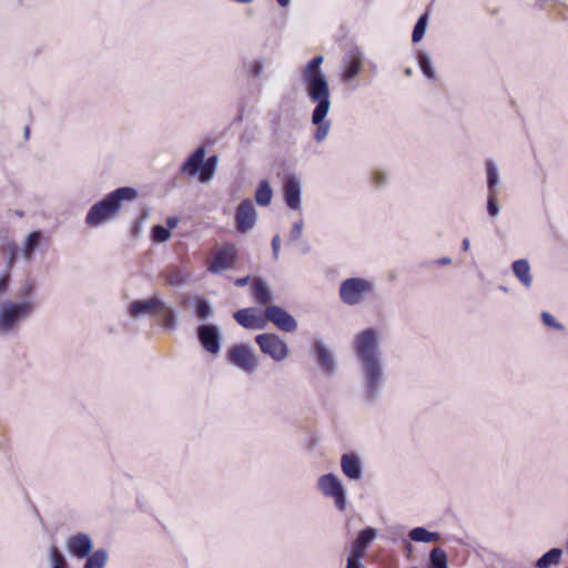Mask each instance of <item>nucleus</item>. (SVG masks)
Listing matches in <instances>:
<instances>
[{
  "instance_id": "1a4fd4ad",
  "label": "nucleus",
  "mask_w": 568,
  "mask_h": 568,
  "mask_svg": "<svg viewBox=\"0 0 568 568\" xmlns=\"http://www.w3.org/2000/svg\"><path fill=\"white\" fill-rule=\"evenodd\" d=\"M227 357L232 364L246 373L254 372L258 366L256 356L248 345H235L229 352Z\"/></svg>"
},
{
  "instance_id": "5701e85b",
  "label": "nucleus",
  "mask_w": 568,
  "mask_h": 568,
  "mask_svg": "<svg viewBox=\"0 0 568 568\" xmlns=\"http://www.w3.org/2000/svg\"><path fill=\"white\" fill-rule=\"evenodd\" d=\"M163 277L170 286L181 287L187 283L190 273L183 268L171 265L163 272Z\"/></svg>"
},
{
  "instance_id": "8fccbe9b",
  "label": "nucleus",
  "mask_w": 568,
  "mask_h": 568,
  "mask_svg": "<svg viewBox=\"0 0 568 568\" xmlns=\"http://www.w3.org/2000/svg\"><path fill=\"white\" fill-rule=\"evenodd\" d=\"M248 281L250 276L241 277L235 281V285L242 287L245 286L248 283Z\"/></svg>"
},
{
  "instance_id": "13d9d810",
  "label": "nucleus",
  "mask_w": 568,
  "mask_h": 568,
  "mask_svg": "<svg viewBox=\"0 0 568 568\" xmlns=\"http://www.w3.org/2000/svg\"><path fill=\"white\" fill-rule=\"evenodd\" d=\"M405 549L407 550L408 554L412 552L413 547H412L410 542H408V541L405 542Z\"/></svg>"
},
{
  "instance_id": "6e6d98bb",
  "label": "nucleus",
  "mask_w": 568,
  "mask_h": 568,
  "mask_svg": "<svg viewBox=\"0 0 568 568\" xmlns=\"http://www.w3.org/2000/svg\"><path fill=\"white\" fill-rule=\"evenodd\" d=\"M29 134H30V128L27 125L24 128V132H23V135H24V139L28 140L29 139Z\"/></svg>"
},
{
  "instance_id": "052dcab7",
  "label": "nucleus",
  "mask_w": 568,
  "mask_h": 568,
  "mask_svg": "<svg viewBox=\"0 0 568 568\" xmlns=\"http://www.w3.org/2000/svg\"><path fill=\"white\" fill-rule=\"evenodd\" d=\"M404 73H405V75L410 77V75H412V73H413V71H412V69H410V68H406V69L404 70Z\"/></svg>"
},
{
  "instance_id": "a18cd8bd",
  "label": "nucleus",
  "mask_w": 568,
  "mask_h": 568,
  "mask_svg": "<svg viewBox=\"0 0 568 568\" xmlns=\"http://www.w3.org/2000/svg\"><path fill=\"white\" fill-rule=\"evenodd\" d=\"M179 224V219L176 216H169L166 219V225L169 230L176 227Z\"/></svg>"
},
{
  "instance_id": "e433bc0d",
  "label": "nucleus",
  "mask_w": 568,
  "mask_h": 568,
  "mask_svg": "<svg viewBox=\"0 0 568 568\" xmlns=\"http://www.w3.org/2000/svg\"><path fill=\"white\" fill-rule=\"evenodd\" d=\"M171 237V231L163 225H155L152 229V240L155 243H163Z\"/></svg>"
},
{
  "instance_id": "680f3d73",
  "label": "nucleus",
  "mask_w": 568,
  "mask_h": 568,
  "mask_svg": "<svg viewBox=\"0 0 568 568\" xmlns=\"http://www.w3.org/2000/svg\"><path fill=\"white\" fill-rule=\"evenodd\" d=\"M413 568H418V567H413Z\"/></svg>"
},
{
  "instance_id": "49530a36",
  "label": "nucleus",
  "mask_w": 568,
  "mask_h": 568,
  "mask_svg": "<svg viewBox=\"0 0 568 568\" xmlns=\"http://www.w3.org/2000/svg\"><path fill=\"white\" fill-rule=\"evenodd\" d=\"M362 564L359 560H354L353 558H347L346 568H361Z\"/></svg>"
},
{
  "instance_id": "c85d7f7f",
  "label": "nucleus",
  "mask_w": 568,
  "mask_h": 568,
  "mask_svg": "<svg viewBox=\"0 0 568 568\" xmlns=\"http://www.w3.org/2000/svg\"><path fill=\"white\" fill-rule=\"evenodd\" d=\"M486 174H487V192L497 193V186L500 182L498 169L494 161L488 160L486 162Z\"/></svg>"
},
{
  "instance_id": "ea45409f",
  "label": "nucleus",
  "mask_w": 568,
  "mask_h": 568,
  "mask_svg": "<svg viewBox=\"0 0 568 568\" xmlns=\"http://www.w3.org/2000/svg\"><path fill=\"white\" fill-rule=\"evenodd\" d=\"M497 193H488L487 195V211L491 217H496L499 214V205L496 200Z\"/></svg>"
},
{
  "instance_id": "7ed1b4c3",
  "label": "nucleus",
  "mask_w": 568,
  "mask_h": 568,
  "mask_svg": "<svg viewBox=\"0 0 568 568\" xmlns=\"http://www.w3.org/2000/svg\"><path fill=\"white\" fill-rule=\"evenodd\" d=\"M138 191L130 186H122L109 193L103 200L93 204L87 216L85 223L90 226H99L121 210L123 201H134Z\"/></svg>"
},
{
  "instance_id": "de8ad7c7",
  "label": "nucleus",
  "mask_w": 568,
  "mask_h": 568,
  "mask_svg": "<svg viewBox=\"0 0 568 568\" xmlns=\"http://www.w3.org/2000/svg\"><path fill=\"white\" fill-rule=\"evenodd\" d=\"M9 280L8 277L3 276L0 277V294L4 293L8 290Z\"/></svg>"
},
{
  "instance_id": "c9c22d12",
  "label": "nucleus",
  "mask_w": 568,
  "mask_h": 568,
  "mask_svg": "<svg viewBox=\"0 0 568 568\" xmlns=\"http://www.w3.org/2000/svg\"><path fill=\"white\" fill-rule=\"evenodd\" d=\"M50 559V568H68V562L65 557L60 552V550L52 546L49 552Z\"/></svg>"
},
{
  "instance_id": "20e7f679",
  "label": "nucleus",
  "mask_w": 568,
  "mask_h": 568,
  "mask_svg": "<svg viewBox=\"0 0 568 568\" xmlns=\"http://www.w3.org/2000/svg\"><path fill=\"white\" fill-rule=\"evenodd\" d=\"M36 305L29 300L7 301L0 305V335H8L18 328L19 324L29 318Z\"/></svg>"
},
{
  "instance_id": "a211bd4d",
  "label": "nucleus",
  "mask_w": 568,
  "mask_h": 568,
  "mask_svg": "<svg viewBox=\"0 0 568 568\" xmlns=\"http://www.w3.org/2000/svg\"><path fill=\"white\" fill-rule=\"evenodd\" d=\"M341 467L343 474L351 480H359L363 476L362 462L356 454H343L341 457Z\"/></svg>"
},
{
  "instance_id": "f3484780",
  "label": "nucleus",
  "mask_w": 568,
  "mask_h": 568,
  "mask_svg": "<svg viewBox=\"0 0 568 568\" xmlns=\"http://www.w3.org/2000/svg\"><path fill=\"white\" fill-rule=\"evenodd\" d=\"M376 536L377 530L373 527H366L361 530L352 545V554L348 557L361 561L366 548L376 538Z\"/></svg>"
},
{
  "instance_id": "39448f33",
  "label": "nucleus",
  "mask_w": 568,
  "mask_h": 568,
  "mask_svg": "<svg viewBox=\"0 0 568 568\" xmlns=\"http://www.w3.org/2000/svg\"><path fill=\"white\" fill-rule=\"evenodd\" d=\"M372 291L373 285L369 281L352 277L342 282L339 286V297L347 305H357Z\"/></svg>"
},
{
  "instance_id": "473e14b6",
  "label": "nucleus",
  "mask_w": 568,
  "mask_h": 568,
  "mask_svg": "<svg viewBox=\"0 0 568 568\" xmlns=\"http://www.w3.org/2000/svg\"><path fill=\"white\" fill-rule=\"evenodd\" d=\"M159 312L162 314L163 326L170 331L175 329L178 320L174 310L164 303V307H160Z\"/></svg>"
},
{
  "instance_id": "09e8293b",
  "label": "nucleus",
  "mask_w": 568,
  "mask_h": 568,
  "mask_svg": "<svg viewBox=\"0 0 568 568\" xmlns=\"http://www.w3.org/2000/svg\"><path fill=\"white\" fill-rule=\"evenodd\" d=\"M311 251V246L307 242H300V252L302 254H307Z\"/></svg>"
},
{
  "instance_id": "3c124183",
  "label": "nucleus",
  "mask_w": 568,
  "mask_h": 568,
  "mask_svg": "<svg viewBox=\"0 0 568 568\" xmlns=\"http://www.w3.org/2000/svg\"><path fill=\"white\" fill-rule=\"evenodd\" d=\"M452 263V258L450 257H440L439 260L436 261V264L438 265H448Z\"/></svg>"
},
{
  "instance_id": "603ef678",
  "label": "nucleus",
  "mask_w": 568,
  "mask_h": 568,
  "mask_svg": "<svg viewBox=\"0 0 568 568\" xmlns=\"http://www.w3.org/2000/svg\"><path fill=\"white\" fill-rule=\"evenodd\" d=\"M18 251H19V247L13 245L11 254H10V258H9L10 263H12L16 260Z\"/></svg>"
},
{
  "instance_id": "f8f14e48",
  "label": "nucleus",
  "mask_w": 568,
  "mask_h": 568,
  "mask_svg": "<svg viewBox=\"0 0 568 568\" xmlns=\"http://www.w3.org/2000/svg\"><path fill=\"white\" fill-rule=\"evenodd\" d=\"M197 337L203 348L217 354L221 349L222 335L220 328L213 324H203L197 327Z\"/></svg>"
},
{
  "instance_id": "423d86ee",
  "label": "nucleus",
  "mask_w": 568,
  "mask_h": 568,
  "mask_svg": "<svg viewBox=\"0 0 568 568\" xmlns=\"http://www.w3.org/2000/svg\"><path fill=\"white\" fill-rule=\"evenodd\" d=\"M255 342L261 352L270 356L275 362L284 361L290 354V348L286 342L276 334H258L255 336Z\"/></svg>"
},
{
  "instance_id": "37998d69",
  "label": "nucleus",
  "mask_w": 568,
  "mask_h": 568,
  "mask_svg": "<svg viewBox=\"0 0 568 568\" xmlns=\"http://www.w3.org/2000/svg\"><path fill=\"white\" fill-rule=\"evenodd\" d=\"M264 63L262 60L254 61L250 68V72L254 77H260L263 72Z\"/></svg>"
},
{
  "instance_id": "9b49d317",
  "label": "nucleus",
  "mask_w": 568,
  "mask_h": 568,
  "mask_svg": "<svg viewBox=\"0 0 568 568\" xmlns=\"http://www.w3.org/2000/svg\"><path fill=\"white\" fill-rule=\"evenodd\" d=\"M237 250L233 244L221 246L214 254L213 260L207 265V271L219 274L223 271L233 268L236 263Z\"/></svg>"
},
{
  "instance_id": "7c9ffc66",
  "label": "nucleus",
  "mask_w": 568,
  "mask_h": 568,
  "mask_svg": "<svg viewBox=\"0 0 568 568\" xmlns=\"http://www.w3.org/2000/svg\"><path fill=\"white\" fill-rule=\"evenodd\" d=\"M217 162L219 158L216 155H211L206 161H203L200 173L202 182H206L213 176Z\"/></svg>"
},
{
  "instance_id": "412c9836",
  "label": "nucleus",
  "mask_w": 568,
  "mask_h": 568,
  "mask_svg": "<svg viewBox=\"0 0 568 568\" xmlns=\"http://www.w3.org/2000/svg\"><path fill=\"white\" fill-rule=\"evenodd\" d=\"M204 159H205V149H204V146H200L182 164L181 171L183 173H187L190 175H194L199 172L201 173V169H202Z\"/></svg>"
},
{
  "instance_id": "5fc2aeb1",
  "label": "nucleus",
  "mask_w": 568,
  "mask_h": 568,
  "mask_svg": "<svg viewBox=\"0 0 568 568\" xmlns=\"http://www.w3.org/2000/svg\"><path fill=\"white\" fill-rule=\"evenodd\" d=\"M469 246H470V242L468 239H464L463 242H462V250L464 252H467L469 250Z\"/></svg>"
},
{
  "instance_id": "0eeeda50",
  "label": "nucleus",
  "mask_w": 568,
  "mask_h": 568,
  "mask_svg": "<svg viewBox=\"0 0 568 568\" xmlns=\"http://www.w3.org/2000/svg\"><path fill=\"white\" fill-rule=\"evenodd\" d=\"M317 485L320 490L327 497H333L335 505L339 510L346 507V493L342 481L334 474L322 475Z\"/></svg>"
},
{
  "instance_id": "864d4df0",
  "label": "nucleus",
  "mask_w": 568,
  "mask_h": 568,
  "mask_svg": "<svg viewBox=\"0 0 568 568\" xmlns=\"http://www.w3.org/2000/svg\"><path fill=\"white\" fill-rule=\"evenodd\" d=\"M278 125H280V122H278V116L274 118L272 120V129L275 133L278 132Z\"/></svg>"
},
{
  "instance_id": "b1692460",
  "label": "nucleus",
  "mask_w": 568,
  "mask_h": 568,
  "mask_svg": "<svg viewBox=\"0 0 568 568\" xmlns=\"http://www.w3.org/2000/svg\"><path fill=\"white\" fill-rule=\"evenodd\" d=\"M252 292L255 301L261 305H268L273 301V294L267 283L261 278L255 277L252 284Z\"/></svg>"
},
{
  "instance_id": "f03ea898",
  "label": "nucleus",
  "mask_w": 568,
  "mask_h": 568,
  "mask_svg": "<svg viewBox=\"0 0 568 568\" xmlns=\"http://www.w3.org/2000/svg\"><path fill=\"white\" fill-rule=\"evenodd\" d=\"M323 61V55L314 57L307 62L302 72L307 97L315 103L311 120L316 125L314 140L318 143L327 138L331 130V121L326 120L331 110V92L328 81L321 70Z\"/></svg>"
},
{
  "instance_id": "9d476101",
  "label": "nucleus",
  "mask_w": 568,
  "mask_h": 568,
  "mask_svg": "<svg viewBox=\"0 0 568 568\" xmlns=\"http://www.w3.org/2000/svg\"><path fill=\"white\" fill-rule=\"evenodd\" d=\"M265 323L271 322L278 329L292 333L297 328L296 320L283 307L277 305H267L264 311Z\"/></svg>"
},
{
  "instance_id": "f704fd0d",
  "label": "nucleus",
  "mask_w": 568,
  "mask_h": 568,
  "mask_svg": "<svg viewBox=\"0 0 568 568\" xmlns=\"http://www.w3.org/2000/svg\"><path fill=\"white\" fill-rule=\"evenodd\" d=\"M418 64L422 70V72L428 78V79H435V70L432 64V60L429 55L426 52H419L418 53Z\"/></svg>"
},
{
  "instance_id": "ddd939ff",
  "label": "nucleus",
  "mask_w": 568,
  "mask_h": 568,
  "mask_svg": "<svg viewBox=\"0 0 568 568\" xmlns=\"http://www.w3.org/2000/svg\"><path fill=\"white\" fill-rule=\"evenodd\" d=\"M256 222V210L251 200L240 203L235 213L236 229L240 233H247Z\"/></svg>"
},
{
  "instance_id": "6ab92c4d",
  "label": "nucleus",
  "mask_w": 568,
  "mask_h": 568,
  "mask_svg": "<svg viewBox=\"0 0 568 568\" xmlns=\"http://www.w3.org/2000/svg\"><path fill=\"white\" fill-rule=\"evenodd\" d=\"M160 307H164V301H162L158 295H154L149 300H138L132 302L129 306V313L131 316L136 317L142 314L159 311Z\"/></svg>"
},
{
  "instance_id": "2f4dec72",
  "label": "nucleus",
  "mask_w": 568,
  "mask_h": 568,
  "mask_svg": "<svg viewBox=\"0 0 568 568\" xmlns=\"http://www.w3.org/2000/svg\"><path fill=\"white\" fill-rule=\"evenodd\" d=\"M427 23H428V14L424 13L418 18V20L416 21V23L414 26L413 33H412V41L414 43L419 42L424 38L426 28H427Z\"/></svg>"
},
{
  "instance_id": "4468645a",
  "label": "nucleus",
  "mask_w": 568,
  "mask_h": 568,
  "mask_svg": "<svg viewBox=\"0 0 568 568\" xmlns=\"http://www.w3.org/2000/svg\"><path fill=\"white\" fill-rule=\"evenodd\" d=\"M65 545L68 551L79 559H84L93 552L92 539L85 532H78L75 535L70 536L67 539Z\"/></svg>"
},
{
  "instance_id": "f257e3e1",
  "label": "nucleus",
  "mask_w": 568,
  "mask_h": 568,
  "mask_svg": "<svg viewBox=\"0 0 568 568\" xmlns=\"http://www.w3.org/2000/svg\"><path fill=\"white\" fill-rule=\"evenodd\" d=\"M353 349L363 385V398L367 404H375L386 382V367L378 332L375 328L359 332L354 338Z\"/></svg>"
},
{
  "instance_id": "aec40b11",
  "label": "nucleus",
  "mask_w": 568,
  "mask_h": 568,
  "mask_svg": "<svg viewBox=\"0 0 568 568\" xmlns=\"http://www.w3.org/2000/svg\"><path fill=\"white\" fill-rule=\"evenodd\" d=\"M364 58L362 52L355 48L348 53V61L346 62L345 70L342 74V80L344 82H351L354 78H356L363 68Z\"/></svg>"
},
{
  "instance_id": "bf43d9fd",
  "label": "nucleus",
  "mask_w": 568,
  "mask_h": 568,
  "mask_svg": "<svg viewBox=\"0 0 568 568\" xmlns=\"http://www.w3.org/2000/svg\"><path fill=\"white\" fill-rule=\"evenodd\" d=\"M32 288H33V287H32V285L27 286V287L24 288L23 295L29 294V293L32 291Z\"/></svg>"
},
{
  "instance_id": "2eb2a0df",
  "label": "nucleus",
  "mask_w": 568,
  "mask_h": 568,
  "mask_svg": "<svg viewBox=\"0 0 568 568\" xmlns=\"http://www.w3.org/2000/svg\"><path fill=\"white\" fill-rule=\"evenodd\" d=\"M302 185L297 176L290 174L283 181V195L291 210H301Z\"/></svg>"
},
{
  "instance_id": "c756f323",
  "label": "nucleus",
  "mask_w": 568,
  "mask_h": 568,
  "mask_svg": "<svg viewBox=\"0 0 568 568\" xmlns=\"http://www.w3.org/2000/svg\"><path fill=\"white\" fill-rule=\"evenodd\" d=\"M41 240V233L39 231L31 232L24 242L23 255L27 260H30L34 250L39 246Z\"/></svg>"
},
{
  "instance_id": "cd10ccee",
  "label": "nucleus",
  "mask_w": 568,
  "mask_h": 568,
  "mask_svg": "<svg viewBox=\"0 0 568 568\" xmlns=\"http://www.w3.org/2000/svg\"><path fill=\"white\" fill-rule=\"evenodd\" d=\"M108 558L109 555L105 549H97L85 558L87 560L83 568H105Z\"/></svg>"
},
{
  "instance_id": "72a5a7b5",
  "label": "nucleus",
  "mask_w": 568,
  "mask_h": 568,
  "mask_svg": "<svg viewBox=\"0 0 568 568\" xmlns=\"http://www.w3.org/2000/svg\"><path fill=\"white\" fill-rule=\"evenodd\" d=\"M432 568H447V554L442 548H434L429 554Z\"/></svg>"
},
{
  "instance_id": "4d7b16f0",
  "label": "nucleus",
  "mask_w": 568,
  "mask_h": 568,
  "mask_svg": "<svg viewBox=\"0 0 568 568\" xmlns=\"http://www.w3.org/2000/svg\"><path fill=\"white\" fill-rule=\"evenodd\" d=\"M277 2H278V4H280L281 7H286V6H288L290 0H277Z\"/></svg>"
},
{
  "instance_id": "dca6fc26",
  "label": "nucleus",
  "mask_w": 568,
  "mask_h": 568,
  "mask_svg": "<svg viewBox=\"0 0 568 568\" xmlns=\"http://www.w3.org/2000/svg\"><path fill=\"white\" fill-rule=\"evenodd\" d=\"M234 320L241 326L250 329H263L265 327V318L256 314L253 307L242 308L233 314Z\"/></svg>"
},
{
  "instance_id": "c03bdc74",
  "label": "nucleus",
  "mask_w": 568,
  "mask_h": 568,
  "mask_svg": "<svg viewBox=\"0 0 568 568\" xmlns=\"http://www.w3.org/2000/svg\"><path fill=\"white\" fill-rule=\"evenodd\" d=\"M280 248H281V236L278 234H276L272 239V251H273V256H274L275 260L278 258Z\"/></svg>"
},
{
  "instance_id": "6e6552de",
  "label": "nucleus",
  "mask_w": 568,
  "mask_h": 568,
  "mask_svg": "<svg viewBox=\"0 0 568 568\" xmlns=\"http://www.w3.org/2000/svg\"><path fill=\"white\" fill-rule=\"evenodd\" d=\"M312 354L322 373L332 376L337 369V363L334 353L322 338H314L312 343Z\"/></svg>"
},
{
  "instance_id": "bb28decb",
  "label": "nucleus",
  "mask_w": 568,
  "mask_h": 568,
  "mask_svg": "<svg viewBox=\"0 0 568 568\" xmlns=\"http://www.w3.org/2000/svg\"><path fill=\"white\" fill-rule=\"evenodd\" d=\"M273 197L272 187L266 180H262L255 191V201L261 206H266L271 203Z\"/></svg>"
},
{
  "instance_id": "393cba45",
  "label": "nucleus",
  "mask_w": 568,
  "mask_h": 568,
  "mask_svg": "<svg viewBox=\"0 0 568 568\" xmlns=\"http://www.w3.org/2000/svg\"><path fill=\"white\" fill-rule=\"evenodd\" d=\"M562 556V549L551 548L545 552L535 564L536 568H550L551 566H558Z\"/></svg>"
},
{
  "instance_id": "4c0bfd02",
  "label": "nucleus",
  "mask_w": 568,
  "mask_h": 568,
  "mask_svg": "<svg viewBox=\"0 0 568 568\" xmlns=\"http://www.w3.org/2000/svg\"><path fill=\"white\" fill-rule=\"evenodd\" d=\"M213 313V308L209 301L206 300H200L196 305V316L204 321L209 318Z\"/></svg>"
},
{
  "instance_id": "79ce46f5",
  "label": "nucleus",
  "mask_w": 568,
  "mask_h": 568,
  "mask_svg": "<svg viewBox=\"0 0 568 568\" xmlns=\"http://www.w3.org/2000/svg\"><path fill=\"white\" fill-rule=\"evenodd\" d=\"M386 182H387L386 173H384L382 171L373 172V183L375 184L376 187L384 186L386 184Z\"/></svg>"
},
{
  "instance_id": "4be33fe9",
  "label": "nucleus",
  "mask_w": 568,
  "mask_h": 568,
  "mask_svg": "<svg viewBox=\"0 0 568 568\" xmlns=\"http://www.w3.org/2000/svg\"><path fill=\"white\" fill-rule=\"evenodd\" d=\"M511 270L516 278L526 287L530 288L532 284V275L529 262L525 258L513 262Z\"/></svg>"
},
{
  "instance_id": "a19ab883",
  "label": "nucleus",
  "mask_w": 568,
  "mask_h": 568,
  "mask_svg": "<svg viewBox=\"0 0 568 568\" xmlns=\"http://www.w3.org/2000/svg\"><path fill=\"white\" fill-rule=\"evenodd\" d=\"M304 222L303 220H298L293 223L291 232H290V242H298L303 234Z\"/></svg>"
},
{
  "instance_id": "a878e982",
  "label": "nucleus",
  "mask_w": 568,
  "mask_h": 568,
  "mask_svg": "<svg viewBox=\"0 0 568 568\" xmlns=\"http://www.w3.org/2000/svg\"><path fill=\"white\" fill-rule=\"evenodd\" d=\"M409 538L416 542H435L438 541L440 536L438 532L428 531L424 527H415L409 534Z\"/></svg>"
},
{
  "instance_id": "58836bf2",
  "label": "nucleus",
  "mask_w": 568,
  "mask_h": 568,
  "mask_svg": "<svg viewBox=\"0 0 568 568\" xmlns=\"http://www.w3.org/2000/svg\"><path fill=\"white\" fill-rule=\"evenodd\" d=\"M542 323L554 329L564 331L565 326L557 322V320L548 312H541L540 314Z\"/></svg>"
}]
</instances>
